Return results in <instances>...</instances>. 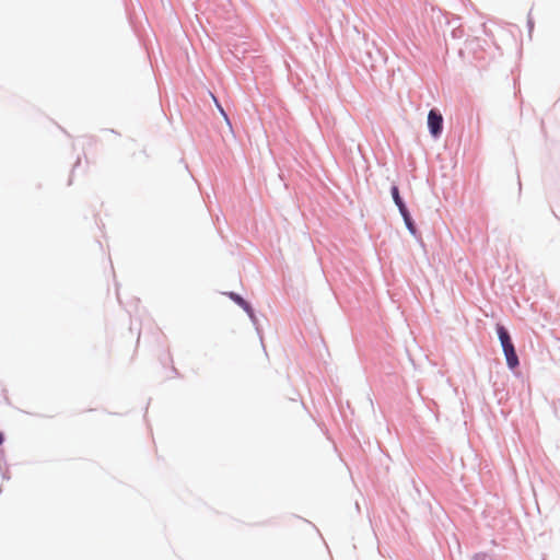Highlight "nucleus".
<instances>
[{
	"instance_id": "nucleus-6",
	"label": "nucleus",
	"mask_w": 560,
	"mask_h": 560,
	"mask_svg": "<svg viewBox=\"0 0 560 560\" xmlns=\"http://www.w3.org/2000/svg\"><path fill=\"white\" fill-rule=\"evenodd\" d=\"M3 441H4L3 434L0 432V445L3 443Z\"/></svg>"
},
{
	"instance_id": "nucleus-3",
	"label": "nucleus",
	"mask_w": 560,
	"mask_h": 560,
	"mask_svg": "<svg viewBox=\"0 0 560 560\" xmlns=\"http://www.w3.org/2000/svg\"><path fill=\"white\" fill-rule=\"evenodd\" d=\"M229 296L235 303H237L242 308H244L250 316L253 315V310H252L250 305L242 296H240L238 294H236L234 292H230Z\"/></svg>"
},
{
	"instance_id": "nucleus-9",
	"label": "nucleus",
	"mask_w": 560,
	"mask_h": 560,
	"mask_svg": "<svg viewBox=\"0 0 560 560\" xmlns=\"http://www.w3.org/2000/svg\"><path fill=\"white\" fill-rule=\"evenodd\" d=\"M217 107L220 108V112L223 113V108H221V105L220 104H217Z\"/></svg>"
},
{
	"instance_id": "nucleus-1",
	"label": "nucleus",
	"mask_w": 560,
	"mask_h": 560,
	"mask_svg": "<svg viewBox=\"0 0 560 560\" xmlns=\"http://www.w3.org/2000/svg\"><path fill=\"white\" fill-rule=\"evenodd\" d=\"M497 332L506 359L508 366L510 369H515L518 366L520 362L510 334L504 328V326L500 324L497 325Z\"/></svg>"
},
{
	"instance_id": "nucleus-2",
	"label": "nucleus",
	"mask_w": 560,
	"mask_h": 560,
	"mask_svg": "<svg viewBox=\"0 0 560 560\" xmlns=\"http://www.w3.org/2000/svg\"><path fill=\"white\" fill-rule=\"evenodd\" d=\"M443 117L436 110L431 109L428 115V127L433 137H439L442 131Z\"/></svg>"
},
{
	"instance_id": "nucleus-4",
	"label": "nucleus",
	"mask_w": 560,
	"mask_h": 560,
	"mask_svg": "<svg viewBox=\"0 0 560 560\" xmlns=\"http://www.w3.org/2000/svg\"><path fill=\"white\" fill-rule=\"evenodd\" d=\"M392 196L394 199L395 205L398 207L399 212H406V205L404 203L402 199L400 198L398 187L394 185L390 189Z\"/></svg>"
},
{
	"instance_id": "nucleus-7",
	"label": "nucleus",
	"mask_w": 560,
	"mask_h": 560,
	"mask_svg": "<svg viewBox=\"0 0 560 560\" xmlns=\"http://www.w3.org/2000/svg\"><path fill=\"white\" fill-rule=\"evenodd\" d=\"M217 107L220 108V112L223 113V108H221V105L220 104H217Z\"/></svg>"
},
{
	"instance_id": "nucleus-8",
	"label": "nucleus",
	"mask_w": 560,
	"mask_h": 560,
	"mask_svg": "<svg viewBox=\"0 0 560 560\" xmlns=\"http://www.w3.org/2000/svg\"><path fill=\"white\" fill-rule=\"evenodd\" d=\"M217 107L220 108V112L223 113V108H221V105L220 104H217Z\"/></svg>"
},
{
	"instance_id": "nucleus-5",
	"label": "nucleus",
	"mask_w": 560,
	"mask_h": 560,
	"mask_svg": "<svg viewBox=\"0 0 560 560\" xmlns=\"http://www.w3.org/2000/svg\"><path fill=\"white\" fill-rule=\"evenodd\" d=\"M400 214L402 215L404 218V221L408 228V230L415 234L416 233V228H415V224L410 218V214H409V211L406 209V212H400Z\"/></svg>"
}]
</instances>
